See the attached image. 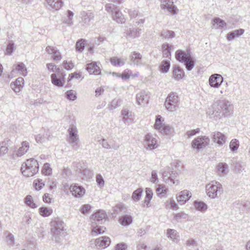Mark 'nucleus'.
I'll use <instances>...</instances> for the list:
<instances>
[{
	"instance_id": "nucleus-54",
	"label": "nucleus",
	"mask_w": 250,
	"mask_h": 250,
	"mask_svg": "<svg viewBox=\"0 0 250 250\" xmlns=\"http://www.w3.org/2000/svg\"><path fill=\"white\" fill-rule=\"evenodd\" d=\"M212 115L215 120H217L222 116V112L221 109L219 106L214 109L212 113Z\"/></svg>"
},
{
	"instance_id": "nucleus-45",
	"label": "nucleus",
	"mask_w": 250,
	"mask_h": 250,
	"mask_svg": "<svg viewBox=\"0 0 250 250\" xmlns=\"http://www.w3.org/2000/svg\"><path fill=\"white\" fill-rule=\"evenodd\" d=\"M161 36L165 39H172L175 36V33L172 31L163 30L161 32Z\"/></svg>"
},
{
	"instance_id": "nucleus-30",
	"label": "nucleus",
	"mask_w": 250,
	"mask_h": 250,
	"mask_svg": "<svg viewBox=\"0 0 250 250\" xmlns=\"http://www.w3.org/2000/svg\"><path fill=\"white\" fill-rule=\"evenodd\" d=\"M113 19L119 23H123L125 22V19L122 13L118 8L112 15Z\"/></svg>"
},
{
	"instance_id": "nucleus-47",
	"label": "nucleus",
	"mask_w": 250,
	"mask_h": 250,
	"mask_svg": "<svg viewBox=\"0 0 250 250\" xmlns=\"http://www.w3.org/2000/svg\"><path fill=\"white\" fill-rule=\"evenodd\" d=\"M42 173L45 175L50 176L52 174V169L49 163H45L42 169Z\"/></svg>"
},
{
	"instance_id": "nucleus-56",
	"label": "nucleus",
	"mask_w": 250,
	"mask_h": 250,
	"mask_svg": "<svg viewBox=\"0 0 250 250\" xmlns=\"http://www.w3.org/2000/svg\"><path fill=\"white\" fill-rule=\"evenodd\" d=\"M110 62L114 66H121L125 64V62L116 58H112L110 59Z\"/></svg>"
},
{
	"instance_id": "nucleus-52",
	"label": "nucleus",
	"mask_w": 250,
	"mask_h": 250,
	"mask_svg": "<svg viewBox=\"0 0 250 250\" xmlns=\"http://www.w3.org/2000/svg\"><path fill=\"white\" fill-rule=\"evenodd\" d=\"M142 191L143 190L141 188H138L134 191L132 195V199L135 201H139L142 195Z\"/></svg>"
},
{
	"instance_id": "nucleus-37",
	"label": "nucleus",
	"mask_w": 250,
	"mask_h": 250,
	"mask_svg": "<svg viewBox=\"0 0 250 250\" xmlns=\"http://www.w3.org/2000/svg\"><path fill=\"white\" fill-rule=\"evenodd\" d=\"M39 213L43 217H48L53 213V210L50 208L42 207L39 208Z\"/></svg>"
},
{
	"instance_id": "nucleus-16",
	"label": "nucleus",
	"mask_w": 250,
	"mask_h": 250,
	"mask_svg": "<svg viewBox=\"0 0 250 250\" xmlns=\"http://www.w3.org/2000/svg\"><path fill=\"white\" fill-rule=\"evenodd\" d=\"M129 60L132 63L137 66L143 65L142 55L139 52L134 51L129 56Z\"/></svg>"
},
{
	"instance_id": "nucleus-20",
	"label": "nucleus",
	"mask_w": 250,
	"mask_h": 250,
	"mask_svg": "<svg viewBox=\"0 0 250 250\" xmlns=\"http://www.w3.org/2000/svg\"><path fill=\"white\" fill-rule=\"evenodd\" d=\"M81 16L82 21L87 25L89 24L91 20H93L94 17V13L90 10L83 11L81 13Z\"/></svg>"
},
{
	"instance_id": "nucleus-43",
	"label": "nucleus",
	"mask_w": 250,
	"mask_h": 250,
	"mask_svg": "<svg viewBox=\"0 0 250 250\" xmlns=\"http://www.w3.org/2000/svg\"><path fill=\"white\" fill-rule=\"evenodd\" d=\"M183 62H184L186 68L188 71L191 70L195 65V61L191 56L189 57Z\"/></svg>"
},
{
	"instance_id": "nucleus-49",
	"label": "nucleus",
	"mask_w": 250,
	"mask_h": 250,
	"mask_svg": "<svg viewBox=\"0 0 250 250\" xmlns=\"http://www.w3.org/2000/svg\"><path fill=\"white\" fill-rule=\"evenodd\" d=\"M74 13L70 10L67 11V18L64 20V22L68 26H71L73 24V17Z\"/></svg>"
},
{
	"instance_id": "nucleus-62",
	"label": "nucleus",
	"mask_w": 250,
	"mask_h": 250,
	"mask_svg": "<svg viewBox=\"0 0 250 250\" xmlns=\"http://www.w3.org/2000/svg\"><path fill=\"white\" fill-rule=\"evenodd\" d=\"M63 67L66 70H71L74 66V64L71 62L64 61L63 62Z\"/></svg>"
},
{
	"instance_id": "nucleus-3",
	"label": "nucleus",
	"mask_w": 250,
	"mask_h": 250,
	"mask_svg": "<svg viewBox=\"0 0 250 250\" xmlns=\"http://www.w3.org/2000/svg\"><path fill=\"white\" fill-rule=\"evenodd\" d=\"M180 104V98L176 92H171L168 94L165 102L166 109L169 111L177 109Z\"/></svg>"
},
{
	"instance_id": "nucleus-26",
	"label": "nucleus",
	"mask_w": 250,
	"mask_h": 250,
	"mask_svg": "<svg viewBox=\"0 0 250 250\" xmlns=\"http://www.w3.org/2000/svg\"><path fill=\"white\" fill-rule=\"evenodd\" d=\"M15 71H18L20 72L21 74L23 76L27 75V71L25 64L22 62H19L17 64L14 65V69L11 72V74L14 73Z\"/></svg>"
},
{
	"instance_id": "nucleus-28",
	"label": "nucleus",
	"mask_w": 250,
	"mask_h": 250,
	"mask_svg": "<svg viewBox=\"0 0 250 250\" xmlns=\"http://www.w3.org/2000/svg\"><path fill=\"white\" fill-rule=\"evenodd\" d=\"M173 74L174 78L177 81L182 79L185 76L184 70L178 66H173Z\"/></svg>"
},
{
	"instance_id": "nucleus-15",
	"label": "nucleus",
	"mask_w": 250,
	"mask_h": 250,
	"mask_svg": "<svg viewBox=\"0 0 250 250\" xmlns=\"http://www.w3.org/2000/svg\"><path fill=\"white\" fill-rule=\"evenodd\" d=\"M70 190L73 196L76 198L82 197L85 193V189L82 186L77 185L71 186Z\"/></svg>"
},
{
	"instance_id": "nucleus-61",
	"label": "nucleus",
	"mask_w": 250,
	"mask_h": 250,
	"mask_svg": "<svg viewBox=\"0 0 250 250\" xmlns=\"http://www.w3.org/2000/svg\"><path fill=\"white\" fill-rule=\"evenodd\" d=\"M96 182L99 187H100V188L103 187L104 185V181L102 175L100 174H98L96 176Z\"/></svg>"
},
{
	"instance_id": "nucleus-63",
	"label": "nucleus",
	"mask_w": 250,
	"mask_h": 250,
	"mask_svg": "<svg viewBox=\"0 0 250 250\" xmlns=\"http://www.w3.org/2000/svg\"><path fill=\"white\" fill-rule=\"evenodd\" d=\"M150 181L153 183H156L158 182V178L156 170L152 171Z\"/></svg>"
},
{
	"instance_id": "nucleus-46",
	"label": "nucleus",
	"mask_w": 250,
	"mask_h": 250,
	"mask_svg": "<svg viewBox=\"0 0 250 250\" xmlns=\"http://www.w3.org/2000/svg\"><path fill=\"white\" fill-rule=\"evenodd\" d=\"M86 44V41L83 39H80L78 40L76 44V50L79 52H82Z\"/></svg>"
},
{
	"instance_id": "nucleus-6",
	"label": "nucleus",
	"mask_w": 250,
	"mask_h": 250,
	"mask_svg": "<svg viewBox=\"0 0 250 250\" xmlns=\"http://www.w3.org/2000/svg\"><path fill=\"white\" fill-rule=\"evenodd\" d=\"M163 122L164 120H162V117L160 115L157 116L154 125V128L167 135L172 134L174 131L173 128L169 125H165Z\"/></svg>"
},
{
	"instance_id": "nucleus-23",
	"label": "nucleus",
	"mask_w": 250,
	"mask_h": 250,
	"mask_svg": "<svg viewBox=\"0 0 250 250\" xmlns=\"http://www.w3.org/2000/svg\"><path fill=\"white\" fill-rule=\"evenodd\" d=\"M110 244V239L109 237L106 236H101L96 239L95 240V245L97 247L105 248L108 246Z\"/></svg>"
},
{
	"instance_id": "nucleus-27",
	"label": "nucleus",
	"mask_w": 250,
	"mask_h": 250,
	"mask_svg": "<svg viewBox=\"0 0 250 250\" xmlns=\"http://www.w3.org/2000/svg\"><path fill=\"white\" fill-rule=\"evenodd\" d=\"M191 56L188 53L181 50H178L175 53V58L180 62H183Z\"/></svg>"
},
{
	"instance_id": "nucleus-22",
	"label": "nucleus",
	"mask_w": 250,
	"mask_h": 250,
	"mask_svg": "<svg viewBox=\"0 0 250 250\" xmlns=\"http://www.w3.org/2000/svg\"><path fill=\"white\" fill-rule=\"evenodd\" d=\"M24 80L22 77H19L15 82L11 83V88L16 93L19 92L23 87Z\"/></svg>"
},
{
	"instance_id": "nucleus-4",
	"label": "nucleus",
	"mask_w": 250,
	"mask_h": 250,
	"mask_svg": "<svg viewBox=\"0 0 250 250\" xmlns=\"http://www.w3.org/2000/svg\"><path fill=\"white\" fill-rule=\"evenodd\" d=\"M207 195L211 198H215L220 195L223 191L222 185L217 182H212L208 184L206 187Z\"/></svg>"
},
{
	"instance_id": "nucleus-50",
	"label": "nucleus",
	"mask_w": 250,
	"mask_h": 250,
	"mask_svg": "<svg viewBox=\"0 0 250 250\" xmlns=\"http://www.w3.org/2000/svg\"><path fill=\"white\" fill-rule=\"evenodd\" d=\"M118 7L114 4L111 3H107L105 6V10L112 15L115 12V11L118 9Z\"/></svg>"
},
{
	"instance_id": "nucleus-64",
	"label": "nucleus",
	"mask_w": 250,
	"mask_h": 250,
	"mask_svg": "<svg viewBox=\"0 0 250 250\" xmlns=\"http://www.w3.org/2000/svg\"><path fill=\"white\" fill-rule=\"evenodd\" d=\"M91 208V206L89 204L84 205L82 207L81 211L83 214H86L90 210Z\"/></svg>"
},
{
	"instance_id": "nucleus-39",
	"label": "nucleus",
	"mask_w": 250,
	"mask_h": 250,
	"mask_svg": "<svg viewBox=\"0 0 250 250\" xmlns=\"http://www.w3.org/2000/svg\"><path fill=\"white\" fill-rule=\"evenodd\" d=\"M167 234L168 238L174 242H177L179 240V235L177 234L176 231L174 229H168L167 230Z\"/></svg>"
},
{
	"instance_id": "nucleus-19",
	"label": "nucleus",
	"mask_w": 250,
	"mask_h": 250,
	"mask_svg": "<svg viewBox=\"0 0 250 250\" xmlns=\"http://www.w3.org/2000/svg\"><path fill=\"white\" fill-rule=\"evenodd\" d=\"M191 197V193L187 190H184L181 191L179 195L177 197L178 202L181 204H184Z\"/></svg>"
},
{
	"instance_id": "nucleus-13",
	"label": "nucleus",
	"mask_w": 250,
	"mask_h": 250,
	"mask_svg": "<svg viewBox=\"0 0 250 250\" xmlns=\"http://www.w3.org/2000/svg\"><path fill=\"white\" fill-rule=\"evenodd\" d=\"M223 77L218 74L212 75L209 78V84L211 87L218 88L223 82Z\"/></svg>"
},
{
	"instance_id": "nucleus-40",
	"label": "nucleus",
	"mask_w": 250,
	"mask_h": 250,
	"mask_svg": "<svg viewBox=\"0 0 250 250\" xmlns=\"http://www.w3.org/2000/svg\"><path fill=\"white\" fill-rule=\"evenodd\" d=\"M122 115L123 116V120L125 124H129L132 120V115L127 109H124L122 110Z\"/></svg>"
},
{
	"instance_id": "nucleus-29",
	"label": "nucleus",
	"mask_w": 250,
	"mask_h": 250,
	"mask_svg": "<svg viewBox=\"0 0 250 250\" xmlns=\"http://www.w3.org/2000/svg\"><path fill=\"white\" fill-rule=\"evenodd\" d=\"M46 2L51 8L56 10L60 9L63 3L62 0H46Z\"/></svg>"
},
{
	"instance_id": "nucleus-21",
	"label": "nucleus",
	"mask_w": 250,
	"mask_h": 250,
	"mask_svg": "<svg viewBox=\"0 0 250 250\" xmlns=\"http://www.w3.org/2000/svg\"><path fill=\"white\" fill-rule=\"evenodd\" d=\"M86 69L90 74L99 75L101 73L100 67L97 65L96 62H92L87 64Z\"/></svg>"
},
{
	"instance_id": "nucleus-58",
	"label": "nucleus",
	"mask_w": 250,
	"mask_h": 250,
	"mask_svg": "<svg viewBox=\"0 0 250 250\" xmlns=\"http://www.w3.org/2000/svg\"><path fill=\"white\" fill-rule=\"evenodd\" d=\"M66 97L67 99L71 101H74L77 98L75 92L72 90L66 92Z\"/></svg>"
},
{
	"instance_id": "nucleus-9",
	"label": "nucleus",
	"mask_w": 250,
	"mask_h": 250,
	"mask_svg": "<svg viewBox=\"0 0 250 250\" xmlns=\"http://www.w3.org/2000/svg\"><path fill=\"white\" fill-rule=\"evenodd\" d=\"M162 173L164 180L166 183H168L169 182H170L172 184L178 183V174L173 171H170L169 168H166V170L162 171Z\"/></svg>"
},
{
	"instance_id": "nucleus-8",
	"label": "nucleus",
	"mask_w": 250,
	"mask_h": 250,
	"mask_svg": "<svg viewBox=\"0 0 250 250\" xmlns=\"http://www.w3.org/2000/svg\"><path fill=\"white\" fill-rule=\"evenodd\" d=\"M69 133L68 142L74 149L77 150L80 147L78 144L79 136L78 130L75 126H71L68 130Z\"/></svg>"
},
{
	"instance_id": "nucleus-12",
	"label": "nucleus",
	"mask_w": 250,
	"mask_h": 250,
	"mask_svg": "<svg viewBox=\"0 0 250 250\" xmlns=\"http://www.w3.org/2000/svg\"><path fill=\"white\" fill-rule=\"evenodd\" d=\"M45 51L49 54L52 55L51 57L53 61L57 62L62 60V56L61 52L56 47L51 46H47L45 48Z\"/></svg>"
},
{
	"instance_id": "nucleus-42",
	"label": "nucleus",
	"mask_w": 250,
	"mask_h": 250,
	"mask_svg": "<svg viewBox=\"0 0 250 250\" xmlns=\"http://www.w3.org/2000/svg\"><path fill=\"white\" fill-rule=\"evenodd\" d=\"M194 206L195 208L201 212L205 211L207 208V205L202 201H195L194 202Z\"/></svg>"
},
{
	"instance_id": "nucleus-5",
	"label": "nucleus",
	"mask_w": 250,
	"mask_h": 250,
	"mask_svg": "<svg viewBox=\"0 0 250 250\" xmlns=\"http://www.w3.org/2000/svg\"><path fill=\"white\" fill-rule=\"evenodd\" d=\"M216 104L221 109L222 116L228 117L233 114V105L229 101L227 100H218Z\"/></svg>"
},
{
	"instance_id": "nucleus-55",
	"label": "nucleus",
	"mask_w": 250,
	"mask_h": 250,
	"mask_svg": "<svg viewBox=\"0 0 250 250\" xmlns=\"http://www.w3.org/2000/svg\"><path fill=\"white\" fill-rule=\"evenodd\" d=\"M93 229H92V233H95L96 234H101L104 232V229L105 228L104 227H98V226H94V224L92 225Z\"/></svg>"
},
{
	"instance_id": "nucleus-14",
	"label": "nucleus",
	"mask_w": 250,
	"mask_h": 250,
	"mask_svg": "<svg viewBox=\"0 0 250 250\" xmlns=\"http://www.w3.org/2000/svg\"><path fill=\"white\" fill-rule=\"evenodd\" d=\"M149 96L145 91H141L136 96V103L138 105H144L148 103Z\"/></svg>"
},
{
	"instance_id": "nucleus-11",
	"label": "nucleus",
	"mask_w": 250,
	"mask_h": 250,
	"mask_svg": "<svg viewBox=\"0 0 250 250\" xmlns=\"http://www.w3.org/2000/svg\"><path fill=\"white\" fill-rule=\"evenodd\" d=\"M209 142V139L207 137H198L192 141L191 146L193 148L199 150L208 146Z\"/></svg>"
},
{
	"instance_id": "nucleus-25",
	"label": "nucleus",
	"mask_w": 250,
	"mask_h": 250,
	"mask_svg": "<svg viewBox=\"0 0 250 250\" xmlns=\"http://www.w3.org/2000/svg\"><path fill=\"white\" fill-rule=\"evenodd\" d=\"M212 139L214 142L221 145L226 142V136L220 132H215L212 135Z\"/></svg>"
},
{
	"instance_id": "nucleus-41",
	"label": "nucleus",
	"mask_w": 250,
	"mask_h": 250,
	"mask_svg": "<svg viewBox=\"0 0 250 250\" xmlns=\"http://www.w3.org/2000/svg\"><path fill=\"white\" fill-rule=\"evenodd\" d=\"M170 63L169 60H163L159 66L160 70L164 73H167L170 68Z\"/></svg>"
},
{
	"instance_id": "nucleus-38",
	"label": "nucleus",
	"mask_w": 250,
	"mask_h": 250,
	"mask_svg": "<svg viewBox=\"0 0 250 250\" xmlns=\"http://www.w3.org/2000/svg\"><path fill=\"white\" fill-rule=\"evenodd\" d=\"M141 29L139 28H129L127 30L126 34L127 36L130 37L132 38H135L140 36V31Z\"/></svg>"
},
{
	"instance_id": "nucleus-2",
	"label": "nucleus",
	"mask_w": 250,
	"mask_h": 250,
	"mask_svg": "<svg viewBox=\"0 0 250 250\" xmlns=\"http://www.w3.org/2000/svg\"><path fill=\"white\" fill-rule=\"evenodd\" d=\"M21 171L22 174L27 177H32L39 171V164L34 158L27 159L21 165Z\"/></svg>"
},
{
	"instance_id": "nucleus-32",
	"label": "nucleus",
	"mask_w": 250,
	"mask_h": 250,
	"mask_svg": "<svg viewBox=\"0 0 250 250\" xmlns=\"http://www.w3.org/2000/svg\"><path fill=\"white\" fill-rule=\"evenodd\" d=\"M217 171L219 175L226 174L228 172V165L225 163H220L217 166Z\"/></svg>"
},
{
	"instance_id": "nucleus-17",
	"label": "nucleus",
	"mask_w": 250,
	"mask_h": 250,
	"mask_svg": "<svg viewBox=\"0 0 250 250\" xmlns=\"http://www.w3.org/2000/svg\"><path fill=\"white\" fill-rule=\"evenodd\" d=\"M106 215L103 210H100L93 214L91 217L92 223L96 225L97 223L102 224V221L105 219Z\"/></svg>"
},
{
	"instance_id": "nucleus-35",
	"label": "nucleus",
	"mask_w": 250,
	"mask_h": 250,
	"mask_svg": "<svg viewBox=\"0 0 250 250\" xmlns=\"http://www.w3.org/2000/svg\"><path fill=\"white\" fill-rule=\"evenodd\" d=\"M119 221L120 223L125 226H128L132 222V217L130 215H125L121 217Z\"/></svg>"
},
{
	"instance_id": "nucleus-57",
	"label": "nucleus",
	"mask_w": 250,
	"mask_h": 250,
	"mask_svg": "<svg viewBox=\"0 0 250 250\" xmlns=\"http://www.w3.org/2000/svg\"><path fill=\"white\" fill-rule=\"evenodd\" d=\"M7 234L6 236V241L8 242L9 245L13 246L14 244L15 239L14 235L8 231L5 232V234Z\"/></svg>"
},
{
	"instance_id": "nucleus-34",
	"label": "nucleus",
	"mask_w": 250,
	"mask_h": 250,
	"mask_svg": "<svg viewBox=\"0 0 250 250\" xmlns=\"http://www.w3.org/2000/svg\"><path fill=\"white\" fill-rule=\"evenodd\" d=\"M172 47L171 45L167 43H164L162 45L163 57L168 58L170 59L171 52L170 50Z\"/></svg>"
},
{
	"instance_id": "nucleus-18",
	"label": "nucleus",
	"mask_w": 250,
	"mask_h": 250,
	"mask_svg": "<svg viewBox=\"0 0 250 250\" xmlns=\"http://www.w3.org/2000/svg\"><path fill=\"white\" fill-rule=\"evenodd\" d=\"M161 8L163 10H167L168 12L171 13L176 12L175 8L173 5V2L172 0H161Z\"/></svg>"
},
{
	"instance_id": "nucleus-7",
	"label": "nucleus",
	"mask_w": 250,
	"mask_h": 250,
	"mask_svg": "<svg viewBox=\"0 0 250 250\" xmlns=\"http://www.w3.org/2000/svg\"><path fill=\"white\" fill-rule=\"evenodd\" d=\"M65 76V74L63 70L58 67L56 73L51 75V82L55 86L62 87L64 83Z\"/></svg>"
},
{
	"instance_id": "nucleus-36",
	"label": "nucleus",
	"mask_w": 250,
	"mask_h": 250,
	"mask_svg": "<svg viewBox=\"0 0 250 250\" xmlns=\"http://www.w3.org/2000/svg\"><path fill=\"white\" fill-rule=\"evenodd\" d=\"M167 191V188L163 185H159L156 188L157 195L160 198L166 197Z\"/></svg>"
},
{
	"instance_id": "nucleus-51",
	"label": "nucleus",
	"mask_w": 250,
	"mask_h": 250,
	"mask_svg": "<svg viewBox=\"0 0 250 250\" xmlns=\"http://www.w3.org/2000/svg\"><path fill=\"white\" fill-rule=\"evenodd\" d=\"M25 203L30 207L35 208L37 206L33 202L32 197L31 195H27L25 198Z\"/></svg>"
},
{
	"instance_id": "nucleus-59",
	"label": "nucleus",
	"mask_w": 250,
	"mask_h": 250,
	"mask_svg": "<svg viewBox=\"0 0 250 250\" xmlns=\"http://www.w3.org/2000/svg\"><path fill=\"white\" fill-rule=\"evenodd\" d=\"M14 50V43L12 42H10L7 45L5 54L11 55Z\"/></svg>"
},
{
	"instance_id": "nucleus-31",
	"label": "nucleus",
	"mask_w": 250,
	"mask_h": 250,
	"mask_svg": "<svg viewBox=\"0 0 250 250\" xmlns=\"http://www.w3.org/2000/svg\"><path fill=\"white\" fill-rule=\"evenodd\" d=\"M29 147V143L26 141H23L21 143V146L17 151L16 155L21 157L28 150Z\"/></svg>"
},
{
	"instance_id": "nucleus-33",
	"label": "nucleus",
	"mask_w": 250,
	"mask_h": 250,
	"mask_svg": "<svg viewBox=\"0 0 250 250\" xmlns=\"http://www.w3.org/2000/svg\"><path fill=\"white\" fill-rule=\"evenodd\" d=\"M244 33V30L243 29H240L237 30H235L231 32H229L227 36V39L228 40H230L234 39L235 37H238Z\"/></svg>"
},
{
	"instance_id": "nucleus-44",
	"label": "nucleus",
	"mask_w": 250,
	"mask_h": 250,
	"mask_svg": "<svg viewBox=\"0 0 250 250\" xmlns=\"http://www.w3.org/2000/svg\"><path fill=\"white\" fill-rule=\"evenodd\" d=\"M213 21L214 22L213 26L215 28H223L226 26V23L219 18L214 19Z\"/></svg>"
},
{
	"instance_id": "nucleus-24",
	"label": "nucleus",
	"mask_w": 250,
	"mask_h": 250,
	"mask_svg": "<svg viewBox=\"0 0 250 250\" xmlns=\"http://www.w3.org/2000/svg\"><path fill=\"white\" fill-rule=\"evenodd\" d=\"M73 167L76 171L82 174H85L88 171L84 163L83 162H75L73 163Z\"/></svg>"
},
{
	"instance_id": "nucleus-60",
	"label": "nucleus",
	"mask_w": 250,
	"mask_h": 250,
	"mask_svg": "<svg viewBox=\"0 0 250 250\" xmlns=\"http://www.w3.org/2000/svg\"><path fill=\"white\" fill-rule=\"evenodd\" d=\"M121 101L119 99H114L111 103L110 108L111 109H115L119 106H120Z\"/></svg>"
},
{
	"instance_id": "nucleus-10",
	"label": "nucleus",
	"mask_w": 250,
	"mask_h": 250,
	"mask_svg": "<svg viewBox=\"0 0 250 250\" xmlns=\"http://www.w3.org/2000/svg\"><path fill=\"white\" fill-rule=\"evenodd\" d=\"M144 146L147 150H153L158 146L156 139L150 133L145 135Z\"/></svg>"
},
{
	"instance_id": "nucleus-53",
	"label": "nucleus",
	"mask_w": 250,
	"mask_h": 250,
	"mask_svg": "<svg viewBox=\"0 0 250 250\" xmlns=\"http://www.w3.org/2000/svg\"><path fill=\"white\" fill-rule=\"evenodd\" d=\"M33 185L36 190H41L44 186V182L42 179H36L33 182Z\"/></svg>"
},
{
	"instance_id": "nucleus-1",
	"label": "nucleus",
	"mask_w": 250,
	"mask_h": 250,
	"mask_svg": "<svg viewBox=\"0 0 250 250\" xmlns=\"http://www.w3.org/2000/svg\"><path fill=\"white\" fill-rule=\"evenodd\" d=\"M51 232L53 236L52 239L56 242L59 243L61 237L65 235L64 232V223L59 218H54L50 222Z\"/></svg>"
},
{
	"instance_id": "nucleus-48",
	"label": "nucleus",
	"mask_w": 250,
	"mask_h": 250,
	"mask_svg": "<svg viewBox=\"0 0 250 250\" xmlns=\"http://www.w3.org/2000/svg\"><path fill=\"white\" fill-rule=\"evenodd\" d=\"M239 146V141L236 139H232L229 143V148L232 151H235Z\"/></svg>"
}]
</instances>
